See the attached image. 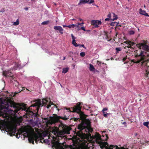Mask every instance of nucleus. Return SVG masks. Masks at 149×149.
Instances as JSON below:
<instances>
[{
    "mask_svg": "<svg viewBox=\"0 0 149 149\" xmlns=\"http://www.w3.org/2000/svg\"><path fill=\"white\" fill-rule=\"evenodd\" d=\"M84 24V23L83 22H82L81 23H80V25H80L81 26H82Z\"/></svg>",
    "mask_w": 149,
    "mask_h": 149,
    "instance_id": "obj_52",
    "label": "nucleus"
},
{
    "mask_svg": "<svg viewBox=\"0 0 149 149\" xmlns=\"http://www.w3.org/2000/svg\"><path fill=\"white\" fill-rule=\"evenodd\" d=\"M94 0H90V2H88V3H89V4H91V3H93L94 2Z\"/></svg>",
    "mask_w": 149,
    "mask_h": 149,
    "instance_id": "obj_45",
    "label": "nucleus"
},
{
    "mask_svg": "<svg viewBox=\"0 0 149 149\" xmlns=\"http://www.w3.org/2000/svg\"><path fill=\"white\" fill-rule=\"evenodd\" d=\"M82 104V102H78L76 105L72 108V111L73 112H77L79 114L80 118L81 119H83L84 118V114L81 110V107L80 105Z\"/></svg>",
    "mask_w": 149,
    "mask_h": 149,
    "instance_id": "obj_6",
    "label": "nucleus"
},
{
    "mask_svg": "<svg viewBox=\"0 0 149 149\" xmlns=\"http://www.w3.org/2000/svg\"><path fill=\"white\" fill-rule=\"evenodd\" d=\"M116 22H112L110 24V25L111 26H116Z\"/></svg>",
    "mask_w": 149,
    "mask_h": 149,
    "instance_id": "obj_35",
    "label": "nucleus"
},
{
    "mask_svg": "<svg viewBox=\"0 0 149 149\" xmlns=\"http://www.w3.org/2000/svg\"><path fill=\"white\" fill-rule=\"evenodd\" d=\"M110 146H112L113 148H111V149H120L119 148H118V146H114L113 145H110Z\"/></svg>",
    "mask_w": 149,
    "mask_h": 149,
    "instance_id": "obj_32",
    "label": "nucleus"
},
{
    "mask_svg": "<svg viewBox=\"0 0 149 149\" xmlns=\"http://www.w3.org/2000/svg\"><path fill=\"white\" fill-rule=\"evenodd\" d=\"M98 144L100 145V148L102 149H103L104 148L105 149H111V148H113L112 146H110L109 147V144L106 142H99Z\"/></svg>",
    "mask_w": 149,
    "mask_h": 149,
    "instance_id": "obj_11",
    "label": "nucleus"
},
{
    "mask_svg": "<svg viewBox=\"0 0 149 149\" xmlns=\"http://www.w3.org/2000/svg\"><path fill=\"white\" fill-rule=\"evenodd\" d=\"M75 27H76L77 29H77L78 30H79L80 29V28H79V25H77L76 24H75Z\"/></svg>",
    "mask_w": 149,
    "mask_h": 149,
    "instance_id": "obj_39",
    "label": "nucleus"
},
{
    "mask_svg": "<svg viewBox=\"0 0 149 149\" xmlns=\"http://www.w3.org/2000/svg\"><path fill=\"white\" fill-rule=\"evenodd\" d=\"M135 33V31H129V34L130 35H133Z\"/></svg>",
    "mask_w": 149,
    "mask_h": 149,
    "instance_id": "obj_34",
    "label": "nucleus"
},
{
    "mask_svg": "<svg viewBox=\"0 0 149 149\" xmlns=\"http://www.w3.org/2000/svg\"><path fill=\"white\" fill-rule=\"evenodd\" d=\"M14 79L15 80H14L15 81V82L13 83V85L16 86L17 87H18V86L19 85V83L18 81H17L16 80V78L15 77H14Z\"/></svg>",
    "mask_w": 149,
    "mask_h": 149,
    "instance_id": "obj_23",
    "label": "nucleus"
},
{
    "mask_svg": "<svg viewBox=\"0 0 149 149\" xmlns=\"http://www.w3.org/2000/svg\"><path fill=\"white\" fill-rule=\"evenodd\" d=\"M89 69L90 71H93L95 69V68L93 65H91V64H90L89 65Z\"/></svg>",
    "mask_w": 149,
    "mask_h": 149,
    "instance_id": "obj_27",
    "label": "nucleus"
},
{
    "mask_svg": "<svg viewBox=\"0 0 149 149\" xmlns=\"http://www.w3.org/2000/svg\"><path fill=\"white\" fill-rule=\"evenodd\" d=\"M77 45H79V46H78V47H82L84 48H85V47L84 45H81L80 44H77Z\"/></svg>",
    "mask_w": 149,
    "mask_h": 149,
    "instance_id": "obj_41",
    "label": "nucleus"
},
{
    "mask_svg": "<svg viewBox=\"0 0 149 149\" xmlns=\"http://www.w3.org/2000/svg\"><path fill=\"white\" fill-rule=\"evenodd\" d=\"M126 59H127V56H126L125 57H124L123 59V61H125V60Z\"/></svg>",
    "mask_w": 149,
    "mask_h": 149,
    "instance_id": "obj_50",
    "label": "nucleus"
},
{
    "mask_svg": "<svg viewBox=\"0 0 149 149\" xmlns=\"http://www.w3.org/2000/svg\"><path fill=\"white\" fill-rule=\"evenodd\" d=\"M25 9L26 10H28V8H25Z\"/></svg>",
    "mask_w": 149,
    "mask_h": 149,
    "instance_id": "obj_59",
    "label": "nucleus"
},
{
    "mask_svg": "<svg viewBox=\"0 0 149 149\" xmlns=\"http://www.w3.org/2000/svg\"><path fill=\"white\" fill-rule=\"evenodd\" d=\"M12 69V68L9 70H4L3 71L2 74L3 75L6 77H10L11 78V79L13 80L14 79V75H12L13 73L11 72V69Z\"/></svg>",
    "mask_w": 149,
    "mask_h": 149,
    "instance_id": "obj_10",
    "label": "nucleus"
},
{
    "mask_svg": "<svg viewBox=\"0 0 149 149\" xmlns=\"http://www.w3.org/2000/svg\"><path fill=\"white\" fill-rule=\"evenodd\" d=\"M18 67V63L17 62H15V66L12 69L17 70Z\"/></svg>",
    "mask_w": 149,
    "mask_h": 149,
    "instance_id": "obj_26",
    "label": "nucleus"
},
{
    "mask_svg": "<svg viewBox=\"0 0 149 149\" xmlns=\"http://www.w3.org/2000/svg\"><path fill=\"white\" fill-rule=\"evenodd\" d=\"M113 18L112 19H110L112 20H116L118 18V16L117 15H116L114 13H113Z\"/></svg>",
    "mask_w": 149,
    "mask_h": 149,
    "instance_id": "obj_24",
    "label": "nucleus"
},
{
    "mask_svg": "<svg viewBox=\"0 0 149 149\" xmlns=\"http://www.w3.org/2000/svg\"><path fill=\"white\" fill-rule=\"evenodd\" d=\"M65 109H66V110H68V112H72V111H70V108H66V107H65Z\"/></svg>",
    "mask_w": 149,
    "mask_h": 149,
    "instance_id": "obj_46",
    "label": "nucleus"
},
{
    "mask_svg": "<svg viewBox=\"0 0 149 149\" xmlns=\"http://www.w3.org/2000/svg\"><path fill=\"white\" fill-rule=\"evenodd\" d=\"M65 56H64L63 59V60H65Z\"/></svg>",
    "mask_w": 149,
    "mask_h": 149,
    "instance_id": "obj_57",
    "label": "nucleus"
},
{
    "mask_svg": "<svg viewBox=\"0 0 149 149\" xmlns=\"http://www.w3.org/2000/svg\"><path fill=\"white\" fill-rule=\"evenodd\" d=\"M126 47H127L128 48H133L130 45H128V46H127L125 47H124V48L126 49Z\"/></svg>",
    "mask_w": 149,
    "mask_h": 149,
    "instance_id": "obj_43",
    "label": "nucleus"
},
{
    "mask_svg": "<svg viewBox=\"0 0 149 149\" xmlns=\"http://www.w3.org/2000/svg\"><path fill=\"white\" fill-rule=\"evenodd\" d=\"M148 63H147L146 65H143V66L141 65V67L142 68L144 69H145V70L146 71L145 75L146 77H148V75L149 74V71H148L149 66L148 65Z\"/></svg>",
    "mask_w": 149,
    "mask_h": 149,
    "instance_id": "obj_15",
    "label": "nucleus"
},
{
    "mask_svg": "<svg viewBox=\"0 0 149 149\" xmlns=\"http://www.w3.org/2000/svg\"><path fill=\"white\" fill-rule=\"evenodd\" d=\"M144 52L142 49L139 48L138 50L134 52L135 59H133L132 61L134 63L139 64L141 65H143L145 64L146 65L147 63L149 62V59H148L146 56L144 54Z\"/></svg>",
    "mask_w": 149,
    "mask_h": 149,
    "instance_id": "obj_2",
    "label": "nucleus"
},
{
    "mask_svg": "<svg viewBox=\"0 0 149 149\" xmlns=\"http://www.w3.org/2000/svg\"><path fill=\"white\" fill-rule=\"evenodd\" d=\"M49 20H47L41 23V24L43 25H47L49 24Z\"/></svg>",
    "mask_w": 149,
    "mask_h": 149,
    "instance_id": "obj_29",
    "label": "nucleus"
},
{
    "mask_svg": "<svg viewBox=\"0 0 149 149\" xmlns=\"http://www.w3.org/2000/svg\"><path fill=\"white\" fill-rule=\"evenodd\" d=\"M50 120H49L48 118H44V120H47L46 123L47 125H52L56 123L60 122V119H62L64 120H66L69 118V116H67L64 115L63 117L58 116H50Z\"/></svg>",
    "mask_w": 149,
    "mask_h": 149,
    "instance_id": "obj_3",
    "label": "nucleus"
},
{
    "mask_svg": "<svg viewBox=\"0 0 149 149\" xmlns=\"http://www.w3.org/2000/svg\"><path fill=\"white\" fill-rule=\"evenodd\" d=\"M55 132H56V131L55 130H53V131L52 133H55Z\"/></svg>",
    "mask_w": 149,
    "mask_h": 149,
    "instance_id": "obj_58",
    "label": "nucleus"
},
{
    "mask_svg": "<svg viewBox=\"0 0 149 149\" xmlns=\"http://www.w3.org/2000/svg\"><path fill=\"white\" fill-rule=\"evenodd\" d=\"M91 24L95 28L98 27V25L101 24V22L98 20H92L91 21Z\"/></svg>",
    "mask_w": 149,
    "mask_h": 149,
    "instance_id": "obj_13",
    "label": "nucleus"
},
{
    "mask_svg": "<svg viewBox=\"0 0 149 149\" xmlns=\"http://www.w3.org/2000/svg\"><path fill=\"white\" fill-rule=\"evenodd\" d=\"M72 20H75V19H73Z\"/></svg>",
    "mask_w": 149,
    "mask_h": 149,
    "instance_id": "obj_64",
    "label": "nucleus"
},
{
    "mask_svg": "<svg viewBox=\"0 0 149 149\" xmlns=\"http://www.w3.org/2000/svg\"><path fill=\"white\" fill-rule=\"evenodd\" d=\"M77 128L79 130V132H81L83 134H84V132L87 133L89 131L91 132L92 131V130L91 131L90 130L87 128V124L83 121L78 125Z\"/></svg>",
    "mask_w": 149,
    "mask_h": 149,
    "instance_id": "obj_8",
    "label": "nucleus"
},
{
    "mask_svg": "<svg viewBox=\"0 0 149 149\" xmlns=\"http://www.w3.org/2000/svg\"><path fill=\"white\" fill-rule=\"evenodd\" d=\"M115 50H116V54L118 53V52L120 51L121 50V48L120 47L116 48L115 49Z\"/></svg>",
    "mask_w": 149,
    "mask_h": 149,
    "instance_id": "obj_31",
    "label": "nucleus"
},
{
    "mask_svg": "<svg viewBox=\"0 0 149 149\" xmlns=\"http://www.w3.org/2000/svg\"><path fill=\"white\" fill-rule=\"evenodd\" d=\"M126 122H124L123 123H122V124H123V125H125V126L126 127L127 126L126 125Z\"/></svg>",
    "mask_w": 149,
    "mask_h": 149,
    "instance_id": "obj_51",
    "label": "nucleus"
},
{
    "mask_svg": "<svg viewBox=\"0 0 149 149\" xmlns=\"http://www.w3.org/2000/svg\"><path fill=\"white\" fill-rule=\"evenodd\" d=\"M109 18H106L105 19V20L106 21H109Z\"/></svg>",
    "mask_w": 149,
    "mask_h": 149,
    "instance_id": "obj_54",
    "label": "nucleus"
},
{
    "mask_svg": "<svg viewBox=\"0 0 149 149\" xmlns=\"http://www.w3.org/2000/svg\"><path fill=\"white\" fill-rule=\"evenodd\" d=\"M29 131L27 130H26L22 132V133L24 136L25 137H28L29 136Z\"/></svg>",
    "mask_w": 149,
    "mask_h": 149,
    "instance_id": "obj_21",
    "label": "nucleus"
},
{
    "mask_svg": "<svg viewBox=\"0 0 149 149\" xmlns=\"http://www.w3.org/2000/svg\"><path fill=\"white\" fill-rule=\"evenodd\" d=\"M29 141L30 143H31L33 144H34V141H35L36 143H38V141H40V142L42 143H45V139L44 140V138L42 137L40 135H38L36 133H34L31 135L28 138Z\"/></svg>",
    "mask_w": 149,
    "mask_h": 149,
    "instance_id": "obj_4",
    "label": "nucleus"
},
{
    "mask_svg": "<svg viewBox=\"0 0 149 149\" xmlns=\"http://www.w3.org/2000/svg\"><path fill=\"white\" fill-rule=\"evenodd\" d=\"M103 113V116L105 117V118H107V114H108V113Z\"/></svg>",
    "mask_w": 149,
    "mask_h": 149,
    "instance_id": "obj_44",
    "label": "nucleus"
},
{
    "mask_svg": "<svg viewBox=\"0 0 149 149\" xmlns=\"http://www.w3.org/2000/svg\"><path fill=\"white\" fill-rule=\"evenodd\" d=\"M149 123L148 122H145L143 123V125L144 126L148 127V125H149Z\"/></svg>",
    "mask_w": 149,
    "mask_h": 149,
    "instance_id": "obj_36",
    "label": "nucleus"
},
{
    "mask_svg": "<svg viewBox=\"0 0 149 149\" xmlns=\"http://www.w3.org/2000/svg\"><path fill=\"white\" fill-rule=\"evenodd\" d=\"M2 128V127H1V126H0V130H1V128Z\"/></svg>",
    "mask_w": 149,
    "mask_h": 149,
    "instance_id": "obj_61",
    "label": "nucleus"
},
{
    "mask_svg": "<svg viewBox=\"0 0 149 149\" xmlns=\"http://www.w3.org/2000/svg\"><path fill=\"white\" fill-rule=\"evenodd\" d=\"M77 25H79H79H80V23H77Z\"/></svg>",
    "mask_w": 149,
    "mask_h": 149,
    "instance_id": "obj_60",
    "label": "nucleus"
},
{
    "mask_svg": "<svg viewBox=\"0 0 149 149\" xmlns=\"http://www.w3.org/2000/svg\"><path fill=\"white\" fill-rule=\"evenodd\" d=\"M69 68H63V69L62 73H66L68 71Z\"/></svg>",
    "mask_w": 149,
    "mask_h": 149,
    "instance_id": "obj_25",
    "label": "nucleus"
},
{
    "mask_svg": "<svg viewBox=\"0 0 149 149\" xmlns=\"http://www.w3.org/2000/svg\"><path fill=\"white\" fill-rule=\"evenodd\" d=\"M63 26L64 27H68V26H66V25H63Z\"/></svg>",
    "mask_w": 149,
    "mask_h": 149,
    "instance_id": "obj_56",
    "label": "nucleus"
},
{
    "mask_svg": "<svg viewBox=\"0 0 149 149\" xmlns=\"http://www.w3.org/2000/svg\"><path fill=\"white\" fill-rule=\"evenodd\" d=\"M31 102L32 104L30 107L28 109L24 108V109L14 102L9 100L8 101L4 102V103L2 102L0 105V109L1 110L5 109L6 111L8 112L13 111L15 113H17L18 111L21 109L22 111L25 110L24 117L26 118L29 117L33 119L37 118L39 116L38 111L41 106H46L47 107L48 109L51 105L54 104L51 101L49 102L46 99H42V105L40 99L32 101Z\"/></svg>",
    "mask_w": 149,
    "mask_h": 149,
    "instance_id": "obj_1",
    "label": "nucleus"
},
{
    "mask_svg": "<svg viewBox=\"0 0 149 149\" xmlns=\"http://www.w3.org/2000/svg\"><path fill=\"white\" fill-rule=\"evenodd\" d=\"M106 39L107 40V41H110L111 40V38L110 39H109V38L108 36V35H107V33H106Z\"/></svg>",
    "mask_w": 149,
    "mask_h": 149,
    "instance_id": "obj_38",
    "label": "nucleus"
},
{
    "mask_svg": "<svg viewBox=\"0 0 149 149\" xmlns=\"http://www.w3.org/2000/svg\"><path fill=\"white\" fill-rule=\"evenodd\" d=\"M80 118H80H71L70 119V120H71L72 119L73 120L75 121H77L78 120H79V119H80ZM81 120V119H80ZM82 119H81V120H82Z\"/></svg>",
    "mask_w": 149,
    "mask_h": 149,
    "instance_id": "obj_28",
    "label": "nucleus"
},
{
    "mask_svg": "<svg viewBox=\"0 0 149 149\" xmlns=\"http://www.w3.org/2000/svg\"><path fill=\"white\" fill-rule=\"evenodd\" d=\"M111 17V14L109 13V14L107 15V17H108L109 18H110Z\"/></svg>",
    "mask_w": 149,
    "mask_h": 149,
    "instance_id": "obj_47",
    "label": "nucleus"
},
{
    "mask_svg": "<svg viewBox=\"0 0 149 149\" xmlns=\"http://www.w3.org/2000/svg\"><path fill=\"white\" fill-rule=\"evenodd\" d=\"M54 29L55 30H58L60 33L63 34V29L61 26H54Z\"/></svg>",
    "mask_w": 149,
    "mask_h": 149,
    "instance_id": "obj_17",
    "label": "nucleus"
},
{
    "mask_svg": "<svg viewBox=\"0 0 149 149\" xmlns=\"http://www.w3.org/2000/svg\"><path fill=\"white\" fill-rule=\"evenodd\" d=\"M79 20L80 21H82L83 20L81 18H79Z\"/></svg>",
    "mask_w": 149,
    "mask_h": 149,
    "instance_id": "obj_55",
    "label": "nucleus"
},
{
    "mask_svg": "<svg viewBox=\"0 0 149 149\" xmlns=\"http://www.w3.org/2000/svg\"><path fill=\"white\" fill-rule=\"evenodd\" d=\"M139 13L140 14L145 15L146 16L149 17L148 13L146 12V11L143 10L141 9L139 10Z\"/></svg>",
    "mask_w": 149,
    "mask_h": 149,
    "instance_id": "obj_20",
    "label": "nucleus"
},
{
    "mask_svg": "<svg viewBox=\"0 0 149 149\" xmlns=\"http://www.w3.org/2000/svg\"><path fill=\"white\" fill-rule=\"evenodd\" d=\"M17 136H18V135H17L16 136V137H17V138H18Z\"/></svg>",
    "mask_w": 149,
    "mask_h": 149,
    "instance_id": "obj_62",
    "label": "nucleus"
},
{
    "mask_svg": "<svg viewBox=\"0 0 149 149\" xmlns=\"http://www.w3.org/2000/svg\"><path fill=\"white\" fill-rule=\"evenodd\" d=\"M144 43H141L137 44V47L139 48H140L142 49V48L144 50H146L147 51H149V46L146 45L147 41L143 40Z\"/></svg>",
    "mask_w": 149,
    "mask_h": 149,
    "instance_id": "obj_9",
    "label": "nucleus"
},
{
    "mask_svg": "<svg viewBox=\"0 0 149 149\" xmlns=\"http://www.w3.org/2000/svg\"><path fill=\"white\" fill-rule=\"evenodd\" d=\"M80 56L81 57H84L85 56V52H82L80 53Z\"/></svg>",
    "mask_w": 149,
    "mask_h": 149,
    "instance_id": "obj_37",
    "label": "nucleus"
},
{
    "mask_svg": "<svg viewBox=\"0 0 149 149\" xmlns=\"http://www.w3.org/2000/svg\"><path fill=\"white\" fill-rule=\"evenodd\" d=\"M19 24V19H18L16 20V21L15 22H14L13 25L14 26H17Z\"/></svg>",
    "mask_w": 149,
    "mask_h": 149,
    "instance_id": "obj_30",
    "label": "nucleus"
},
{
    "mask_svg": "<svg viewBox=\"0 0 149 149\" xmlns=\"http://www.w3.org/2000/svg\"><path fill=\"white\" fill-rule=\"evenodd\" d=\"M5 11V10L4 9H3L2 10H0V12H3Z\"/></svg>",
    "mask_w": 149,
    "mask_h": 149,
    "instance_id": "obj_53",
    "label": "nucleus"
},
{
    "mask_svg": "<svg viewBox=\"0 0 149 149\" xmlns=\"http://www.w3.org/2000/svg\"><path fill=\"white\" fill-rule=\"evenodd\" d=\"M71 37L72 39V44L76 47H78V46H79V45H78L76 43L75 40V38H74L72 34H71Z\"/></svg>",
    "mask_w": 149,
    "mask_h": 149,
    "instance_id": "obj_19",
    "label": "nucleus"
},
{
    "mask_svg": "<svg viewBox=\"0 0 149 149\" xmlns=\"http://www.w3.org/2000/svg\"><path fill=\"white\" fill-rule=\"evenodd\" d=\"M144 6L145 7H146V6H145V5H144Z\"/></svg>",
    "mask_w": 149,
    "mask_h": 149,
    "instance_id": "obj_63",
    "label": "nucleus"
},
{
    "mask_svg": "<svg viewBox=\"0 0 149 149\" xmlns=\"http://www.w3.org/2000/svg\"><path fill=\"white\" fill-rule=\"evenodd\" d=\"M97 64L98 65H100L101 64V62L100 61H97Z\"/></svg>",
    "mask_w": 149,
    "mask_h": 149,
    "instance_id": "obj_49",
    "label": "nucleus"
},
{
    "mask_svg": "<svg viewBox=\"0 0 149 149\" xmlns=\"http://www.w3.org/2000/svg\"><path fill=\"white\" fill-rule=\"evenodd\" d=\"M75 24H70L68 26V27L69 28H74V27H75Z\"/></svg>",
    "mask_w": 149,
    "mask_h": 149,
    "instance_id": "obj_33",
    "label": "nucleus"
},
{
    "mask_svg": "<svg viewBox=\"0 0 149 149\" xmlns=\"http://www.w3.org/2000/svg\"><path fill=\"white\" fill-rule=\"evenodd\" d=\"M5 130L6 132L12 134H15L16 132V128L11 126H7Z\"/></svg>",
    "mask_w": 149,
    "mask_h": 149,
    "instance_id": "obj_12",
    "label": "nucleus"
},
{
    "mask_svg": "<svg viewBox=\"0 0 149 149\" xmlns=\"http://www.w3.org/2000/svg\"><path fill=\"white\" fill-rule=\"evenodd\" d=\"M116 26H121V25L118 22H117L116 25Z\"/></svg>",
    "mask_w": 149,
    "mask_h": 149,
    "instance_id": "obj_42",
    "label": "nucleus"
},
{
    "mask_svg": "<svg viewBox=\"0 0 149 149\" xmlns=\"http://www.w3.org/2000/svg\"><path fill=\"white\" fill-rule=\"evenodd\" d=\"M53 145L52 147L56 149H77L76 148L72 146H70L65 145V146L64 143H61L59 142V141H55L52 143Z\"/></svg>",
    "mask_w": 149,
    "mask_h": 149,
    "instance_id": "obj_5",
    "label": "nucleus"
},
{
    "mask_svg": "<svg viewBox=\"0 0 149 149\" xmlns=\"http://www.w3.org/2000/svg\"><path fill=\"white\" fill-rule=\"evenodd\" d=\"M63 130L65 133L67 134H69L70 133V131L72 129L71 128L69 127L67 125H65L63 127Z\"/></svg>",
    "mask_w": 149,
    "mask_h": 149,
    "instance_id": "obj_14",
    "label": "nucleus"
},
{
    "mask_svg": "<svg viewBox=\"0 0 149 149\" xmlns=\"http://www.w3.org/2000/svg\"><path fill=\"white\" fill-rule=\"evenodd\" d=\"M80 29H81L84 31H86L85 29V28L84 27H81V28H80Z\"/></svg>",
    "mask_w": 149,
    "mask_h": 149,
    "instance_id": "obj_48",
    "label": "nucleus"
},
{
    "mask_svg": "<svg viewBox=\"0 0 149 149\" xmlns=\"http://www.w3.org/2000/svg\"><path fill=\"white\" fill-rule=\"evenodd\" d=\"M108 110V108H104L102 110V112L103 113H105V112L104 111H107Z\"/></svg>",
    "mask_w": 149,
    "mask_h": 149,
    "instance_id": "obj_40",
    "label": "nucleus"
},
{
    "mask_svg": "<svg viewBox=\"0 0 149 149\" xmlns=\"http://www.w3.org/2000/svg\"><path fill=\"white\" fill-rule=\"evenodd\" d=\"M105 131H103L102 133V136L104 138H104H103L101 137V136L100 134L98 132H96L95 135L93 137V139H95V141L97 143H98L99 142H102V141H105L107 140L108 139V135L107 134H104Z\"/></svg>",
    "mask_w": 149,
    "mask_h": 149,
    "instance_id": "obj_7",
    "label": "nucleus"
},
{
    "mask_svg": "<svg viewBox=\"0 0 149 149\" xmlns=\"http://www.w3.org/2000/svg\"><path fill=\"white\" fill-rule=\"evenodd\" d=\"M124 43H125L126 44H127L128 45H130L132 47L134 46V45H136V46L138 44H136L135 43H134V42H132L130 41H127L124 42Z\"/></svg>",
    "mask_w": 149,
    "mask_h": 149,
    "instance_id": "obj_18",
    "label": "nucleus"
},
{
    "mask_svg": "<svg viewBox=\"0 0 149 149\" xmlns=\"http://www.w3.org/2000/svg\"><path fill=\"white\" fill-rule=\"evenodd\" d=\"M89 1V0H80L78 4V5H80L81 4H85L88 3Z\"/></svg>",
    "mask_w": 149,
    "mask_h": 149,
    "instance_id": "obj_22",
    "label": "nucleus"
},
{
    "mask_svg": "<svg viewBox=\"0 0 149 149\" xmlns=\"http://www.w3.org/2000/svg\"><path fill=\"white\" fill-rule=\"evenodd\" d=\"M54 29L55 30H58L60 33L63 34V29L61 26H54Z\"/></svg>",
    "mask_w": 149,
    "mask_h": 149,
    "instance_id": "obj_16",
    "label": "nucleus"
}]
</instances>
